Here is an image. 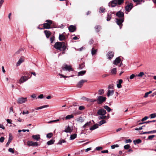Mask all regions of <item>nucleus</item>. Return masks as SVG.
<instances>
[{
	"mask_svg": "<svg viewBox=\"0 0 156 156\" xmlns=\"http://www.w3.org/2000/svg\"><path fill=\"white\" fill-rule=\"evenodd\" d=\"M73 117H74V116H73V115L72 114H71V115H67L65 117V119L66 120H69V119H71L73 118Z\"/></svg>",
	"mask_w": 156,
	"mask_h": 156,
	"instance_id": "nucleus-31",
	"label": "nucleus"
},
{
	"mask_svg": "<svg viewBox=\"0 0 156 156\" xmlns=\"http://www.w3.org/2000/svg\"><path fill=\"white\" fill-rule=\"evenodd\" d=\"M106 121L104 120H102L101 121L99 122V126H101V125L105 123Z\"/></svg>",
	"mask_w": 156,
	"mask_h": 156,
	"instance_id": "nucleus-47",
	"label": "nucleus"
},
{
	"mask_svg": "<svg viewBox=\"0 0 156 156\" xmlns=\"http://www.w3.org/2000/svg\"><path fill=\"white\" fill-rule=\"evenodd\" d=\"M121 62V59L120 57L117 58L114 61L113 64L114 65H117L120 63Z\"/></svg>",
	"mask_w": 156,
	"mask_h": 156,
	"instance_id": "nucleus-13",
	"label": "nucleus"
},
{
	"mask_svg": "<svg viewBox=\"0 0 156 156\" xmlns=\"http://www.w3.org/2000/svg\"><path fill=\"white\" fill-rule=\"evenodd\" d=\"M151 93L152 91H150L149 92L145 93L144 97L145 98H147L148 96V94H151Z\"/></svg>",
	"mask_w": 156,
	"mask_h": 156,
	"instance_id": "nucleus-46",
	"label": "nucleus"
},
{
	"mask_svg": "<svg viewBox=\"0 0 156 156\" xmlns=\"http://www.w3.org/2000/svg\"><path fill=\"white\" fill-rule=\"evenodd\" d=\"M27 98H20L18 99L17 102L18 104H22L26 102L27 101Z\"/></svg>",
	"mask_w": 156,
	"mask_h": 156,
	"instance_id": "nucleus-8",
	"label": "nucleus"
},
{
	"mask_svg": "<svg viewBox=\"0 0 156 156\" xmlns=\"http://www.w3.org/2000/svg\"><path fill=\"white\" fill-rule=\"evenodd\" d=\"M85 109V107L83 106H80L79 107V110L82 111L83 110Z\"/></svg>",
	"mask_w": 156,
	"mask_h": 156,
	"instance_id": "nucleus-55",
	"label": "nucleus"
},
{
	"mask_svg": "<svg viewBox=\"0 0 156 156\" xmlns=\"http://www.w3.org/2000/svg\"><path fill=\"white\" fill-rule=\"evenodd\" d=\"M112 18V14H108V13L107 14V21H109Z\"/></svg>",
	"mask_w": 156,
	"mask_h": 156,
	"instance_id": "nucleus-40",
	"label": "nucleus"
},
{
	"mask_svg": "<svg viewBox=\"0 0 156 156\" xmlns=\"http://www.w3.org/2000/svg\"><path fill=\"white\" fill-rule=\"evenodd\" d=\"M82 99L84 100H86L87 101L92 103L96 101L95 99L86 98L84 97H83Z\"/></svg>",
	"mask_w": 156,
	"mask_h": 156,
	"instance_id": "nucleus-19",
	"label": "nucleus"
},
{
	"mask_svg": "<svg viewBox=\"0 0 156 156\" xmlns=\"http://www.w3.org/2000/svg\"><path fill=\"white\" fill-rule=\"evenodd\" d=\"M122 82V79H120L119 80L118 83L117 84V86L119 88L122 87L121 84Z\"/></svg>",
	"mask_w": 156,
	"mask_h": 156,
	"instance_id": "nucleus-27",
	"label": "nucleus"
},
{
	"mask_svg": "<svg viewBox=\"0 0 156 156\" xmlns=\"http://www.w3.org/2000/svg\"><path fill=\"white\" fill-rule=\"evenodd\" d=\"M135 76V75L134 74H132L129 77V78L130 79H133Z\"/></svg>",
	"mask_w": 156,
	"mask_h": 156,
	"instance_id": "nucleus-64",
	"label": "nucleus"
},
{
	"mask_svg": "<svg viewBox=\"0 0 156 156\" xmlns=\"http://www.w3.org/2000/svg\"><path fill=\"white\" fill-rule=\"evenodd\" d=\"M143 127H144V126H142V127H140L139 128H136V129H135L136 130H141L143 129Z\"/></svg>",
	"mask_w": 156,
	"mask_h": 156,
	"instance_id": "nucleus-61",
	"label": "nucleus"
},
{
	"mask_svg": "<svg viewBox=\"0 0 156 156\" xmlns=\"http://www.w3.org/2000/svg\"><path fill=\"white\" fill-rule=\"evenodd\" d=\"M114 56V53L113 52L110 51L108 53L107 57L108 59H111Z\"/></svg>",
	"mask_w": 156,
	"mask_h": 156,
	"instance_id": "nucleus-20",
	"label": "nucleus"
},
{
	"mask_svg": "<svg viewBox=\"0 0 156 156\" xmlns=\"http://www.w3.org/2000/svg\"><path fill=\"white\" fill-rule=\"evenodd\" d=\"M144 73L143 72H140L139 73L138 75H136L137 76L139 77H142L144 75Z\"/></svg>",
	"mask_w": 156,
	"mask_h": 156,
	"instance_id": "nucleus-43",
	"label": "nucleus"
},
{
	"mask_svg": "<svg viewBox=\"0 0 156 156\" xmlns=\"http://www.w3.org/2000/svg\"><path fill=\"white\" fill-rule=\"evenodd\" d=\"M48 107V105H43V106H41V107H40L39 108V109H42V108H47V107Z\"/></svg>",
	"mask_w": 156,
	"mask_h": 156,
	"instance_id": "nucleus-54",
	"label": "nucleus"
},
{
	"mask_svg": "<svg viewBox=\"0 0 156 156\" xmlns=\"http://www.w3.org/2000/svg\"><path fill=\"white\" fill-rule=\"evenodd\" d=\"M104 109H106L108 112H110L111 111V109L107 105H105L104 106Z\"/></svg>",
	"mask_w": 156,
	"mask_h": 156,
	"instance_id": "nucleus-37",
	"label": "nucleus"
},
{
	"mask_svg": "<svg viewBox=\"0 0 156 156\" xmlns=\"http://www.w3.org/2000/svg\"><path fill=\"white\" fill-rule=\"evenodd\" d=\"M116 15L120 18L119 19H116V22L119 25L120 29H121L122 25V23L124 21V18H123L122 17H124V13L122 12L119 11L116 13Z\"/></svg>",
	"mask_w": 156,
	"mask_h": 156,
	"instance_id": "nucleus-1",
	"label": "nucleus"
},
{
	"mask_svg": "<svg viewBox=\"0 0 156 156\" xmlns=\"http://www.w3.org/2000/svg\"><path fill=\"white\" fill-rule=\"evenodd\" d=\"M17 121H18L19 122H21L23 121V120L19 118L18 119H16Z\"/></svg>",
	"mask_w": 156,
	"mask_h": 156,
	"instance_id": "nucleus-63",
	"label": "nucleus"
},
{
	"mask_svg": "<svg viewBox=\"0 0 156 156\" xmlns=\"http://www.w3.org/2000/svg\"><path fill=\"white\" fill-rule=\"evenodd\" d=\"M97 113L99 115H103L106 114V112L104 108H101L98 110Z\"/></svg>",
	"mask_w": 156,
	"mask_h": 156,
	"instance_id": "nucleus-9",
	"label": "nucleus"
},
{
	"mask_svg": "<svg viewBox=\"0 0 156 156\" xmlns=\"http://www.w3.org/2000/svg\"><path fill=\"white\" fill-rule=\"evenodd\" d=\"M32 137L34 140L37 141H38L40 139V135L39 134L33 135L32 136Z\"/></svg>",
	"mask_w": 156,
	"mask_h": 156,
	"instance_id": "nucleus-18",
	"label": "nucleus"
},
{
	"mask_svg": "<svg viewBox=\"0 0 156 156\" xmlns=\"http://www.w3.org/2000/svg\"><path fill=\"white\" fill-rule=\"evenodd\" d=\"M24 57H21L17 62L16 64V66H19L24 61Z\"/></svg>",
	"mask_w": 156,
	"mask_h": 156,
	"instance_id": "nucleus-15",
	"label": "nucleus"
},
{
	"mask_svg": "<svg viewBox=\"0 0 156 156\" xmlns=\"http://www.w3.org/2000/svg\"><path fill=\"white\" fill-rule=\"evenodd\" d=\"M98 126L99 125L98 124H95L92 126L90 128V130H94L98 128Z\"/></svg>",
	"mask_w": 156,
	"mask_h": 156,
	"instance_id": "nucleus-25",
	"label": "nucleus"
},
{
	"mask_svg": "<svg viewBox=\"0 0 156 156\" xmlns=\"http://www.w3.org/2000/svg\"><path fill=\"white\" fill-rule=\"evenodd\" d=\"M28 78L26 76H22L18 81V83L20 84L23 83L27 81Z\"/></svg>",
	"mask_w": 156,
	"mask_h": 156,
	"instance_id": "nucleus-7",
	"label": "nucleus"
},
{
	"mask_svg": "<svg viewBox=\"0 0 156 156\" xmlns=\"http://www.w3.org/2000/svg\"><path fill=\"white\" fill-rule=\"evenodd\" d=\"M73 129L72 128H71L69 126H68L67 128L65 129V130H64V131L66 133H71L72 132Z\"/></svg>",
	"mask_w": 156,
	"mask_h": 156,
	"instance_id": "nucleus-17",
	"label": "nucleus"
},
{
	"mask_svg": "<svg viewBox=\"0 0 156 156\" xmlns=\"http://www.w3.org/2000/svg\"><path fill=\"white\" fill-rule=\"evenodd\" d=\"M155 137V136L154 135H152L151 136H149L148 137V139L150 140H151L152 139Z\"/></svg>",
	"mask_w": 156,
	"mask_h": 156,
	"instance_id": "nucleus-52",
	"label": "nucleus"
},
{
	"mask_svg": "<svg viewBox=\"0 0 156 156\" xmlns=\"http://www.w3.org/2000/svg\"><path fill=\"white\" fill-rule=\"evenodd\" d=\"M119 147V145L118 144H115L111 146L112 149H114L115 147Z\"/></svg>",
	"mask_w": 156,
	"mask_h": 156,
	"instance_id": "nucleus-49",
	"label": "nucleus"
},
{
	"mask_svg": "<svg viewBox=\"0 0 156 156\" xmlns=\"http://www.w3.org/2000/svg\"><path fill=\"white\" fill-rule=\"evenodd\" d=\"M59 39L60 41H62L65 39V37L63 34H60L59 35Z\"/></svg>",
	"mask_w": 156,
	"mask_h": 156,
	"instance_id": "nucleus-28",
	"label": "nucleus"
},
{
	"mask_svg": "<svg viewBox=\"0 0 156 156\" xmlns=\"http://www.w3.org/2000/svg\"><path fill=\"white\" fill-rule=\"evenodd\" d=\"M106 100V98L101 96H98L97 98L95 99L97 103L99 104H101L105 102Z\"/></svg>",
	"mask_w": 156,
	"mask_h": 156,
	"instance_id": "nucleus-4",
	"label": "nucleus"
},
{
	"mask_svg": "<svg viewBox=\"0 0 156 156\" xmlns=\"http://www.w3.org/2000/svg\"><path fill=\"white\" fill-rule=\"evenodd\" d=\"M148 117L147 116H145L144 118L142 119L141 121L143 122L146 120L147 119H148Z\"/></svg>",
	"mask_w": 156,
	"mask_h": 156,
	"instance_id": "nucleus-62",
	"label": "nucleus"
},
{
	"mask_svg": "<svg viewBox=\"0 0 156 156\" xmlns=\"http://www.w3.org/2000/svg\"><path fill=\"white\" fill-rule=\"evenodd\" d=\"M59 75L61 76V77H60V78H62V77H64V78H67L69 77V76H64L62 74H59Z\"/></svg>",
	"mask_w": 156,
	"mask_h": 156,
	"instance_id": "nucleus-58",
	"label": "nucleus"
},
{
	"mask_svg": "<svg viewBox=\"0 0 156 156\" xmlns=\"http://www.w3.org/2000/svg\"><path fill=\"white\" fill-rule=\"evenodd\" d=\"M4 140L5 138L4 137H1L0 138V142L1 143L3 142L4 141Z\"/></svg>",
	"mask_w": 156,
	"mask_h": 156,
	"instance_id": "nucleus-59",
	"label": "nucleus"
},
{
	"mask_svg": "<svg viewBox=\"0 0 156 156\" xmlns=\"http://www.w3.org/2000/svg\"><path fill=\"white\" fill-rule=\"evenodd\" d=\"M68 29L70 32H73L76 30V28L75 26L71 25L69 26Z\"/></svg>",
	"mask_w": 156,
	"mask_h": 156,
	"instance_id": "nucleus-16",
	"label": "nucleus"
},
{
	"mask_svg": "<svg viewBox=\"0 0 156 156\" xmlns=\"http://www.w3.org/2000/svg\"><path fill=\"white\" fill-rule=\"evenodd\" d=\"M97 50L95 49L94 48H92L91 50V54L92 55H94L97 52Z\"/></svg>",
	"mask_w": 156,
	"mask_h": 156,
	"instance_id": "nucleus-41",
	"label": "nucleus"
},
{
	"mask_svg": "<svg viewBox=\"0 0 156 156\" xmlns=\"http://www.w3.org/2000/svg\"><path fill=\"white\" fill-rule=\"evenodd\" d=\"M44 32L46 35V37L48 38L49 37L51 34V32L48 30H45L44 31Z\"/></svg>",
	"mask_w": 156,
	"mask_h": 156,
	"instance_id": "nucleus-24",
	"label": "nucleus"
},
{
	"mask_svg": "<svg viewBox=\"0 0 156 156\" xmlns=\"http://www.w3.org/2000/svg\"><path fill=\"white\" fill-rule=\"evenodd\" d=\"M142 133H141V134H150V133H156V130H154L152 131H151L148 132H142Z\"/></svg>",
	"mask_w": 156,
	"mask_h": 156,
	"instance_id": "nucleus-23",
	"label": "nucleus"
},
{
	"mask_svg": "<svg viewBox=\"0 0 156 156\" xmlns=\"http://www.w3.org/2000/svg\"><path fill=\"white\" fill-rule=\"evenodd\" d=\"M84 66V63H83L79 65V69H82Z\"/></svg>",
	"mask_w": 156,
	"mask_h": 156,
	"instance_id": "nucleus-48",
	"label": "nucleus"
},
{
	"mask_svg": "<svg viewBox=\"0 0 156 156\" xmlns=\"http://www.w3.org/2000/svg\"><path fill=\"white\" fill-rule=\"evenodd\" d=\"M27 146L29 147L37 146H38V144L37 142H34L30 140H28L27 142Z\"/></svg>",
	"mask_w": 156,
	"mask_h": 156,
	"instance_id": "nucleus-5",
	"label": "nucleus"
},
{
	"mask_svg": "<svg viewBox=\"0 0 156 156\" xmlns=\"http://www.w3.org/2000/svg\"><path fill=\"white\" fill-rule=\"evenodd\" d=\"M76 137V134H74L70 135V140H74Z\"/></svg>",
	"mask_w": 156,
	"mask_h": 156,
	"instance_id": "nucleus-36",
	"label": "nucleus"
},
{
	"mask_svg": "<svg viewBox=\"0 0 156 156\" xmlns=\"http://www.w3.org/2000/svg\"><path fill=\"white\" fill-rule=\"evenodd\" d=\"M62 69L64 70H66L69 72L73 70L70 66H68L67 64H65L62 66Z\"/></svg>",
	"mask_w": 156,
	"mask_h": 156,
	"instance_id": "nucleus-6",
	"label": "nucleus"
},
{
	"mask_svg": "<svg viewBox=\"0 0 156 156\" xmlns=\"http://www.w3.org/2000/svg\"><path fill=\"white\" fill-rule=\"evenodd\" d=\"M124 147L125 149L127 150L130 148V147L129 145L127 144L125 145Z\"/></svg>",
	"mask_w": 156,
	"mask_h": 156,
	"instance_id": "nucleus-50",
	"label": "nucleus"
},
{
	"mask_svg": "<svg viewBox=\"0 0 156 156\" xmlns=\"http://www.w3.org/2000/svg\"><path fill=\"white\" fill-rule=\"evenodd\" d=\"M133 6V5L132 3H129L127 4V5L125 7L126 10L128 11L129 12L132 8Z\"/></svg>",
	"mask_w": 156,
	"mask_h": 156,
	"instance_id": "nucleus-11",
	"label": "nucleus"
},
{
	"mask_svg": "<svg viewBox=\"0 0 156 156\" xmlns=\"http://www.w3.org/2000/svg\"><path fill=\"white\" fill-rule=\"evenodd\" d=\"M116 68L112 69L111 70V72L112 74H115L116 73Z\"/></svg>",
	"mask_w": 156,
	"mask_h": 156,
	"instance_id": "nucleus-35",
	"label": "nucleus"
},
{
	"mask_svg": "<svg viewBox=\"0 0 156 156\" xmlns=\"http://www.w3.org/2000/svg\"><path fill=\"white\" fill-rule=\"evenodd\" d=\"M102 149V147H98L96 148L95 150H97V151H99L101 150Z\"/></svg>",
	"mask_w": 156,
	"mask_h": 156,
	"instance_id": "nucleus-57",
	"label": "nucleus"
},
{
	"mask_svg": "<svg viewBox=\"0 0 156 156\" xmlns=\"http://www.w3.org/2000/svg\"><path fill=\"white\" fill-rule=\"evenodd\" d=\"M55 142V140H50L48 141L47 143V144L48 145H50L53 144Z\"/></svg>",
	"mask_w": 156,
	"mask_h": 156,
	"instance_id": "nucleus-30",
	"label": "nucleus"
},
{
	"mask_svg": "<svg viewBox=\"0 0 156 156\" xmlns=\"http://www.w3.org/2000/svg\"><path fill=\"white\" fill-rule=\"evenodd\" d=\"M87 81L86 80H81L77 84V87H81L83 86L84 82H87Z\"/></svg>",
	"mask_w": 156,
	"mask_h": 156,
	"instance_id": "nucleus-14",
	"label": "nucleus"
},
{
	"mask_svg": "<svg viewBox=\"0 0 156 156\" xmlns=\"http://www.w3.org/2000/svg\"><path fill=\"white\" fill-rule=\"evenodd\" d=\"M45 22L46 23L43 24L44 28H40L39 27H38V28L41 30L44 29H50L51 28V26L52 23V21L50 20H46Z\"/></svg>",
	"mask_w": 156,
	"mask_h": 156,
	"instance_id": "nucleus-3",
	"label": "nucleus"
},
{
	"mask_svg": "<svg viewBox=\"0 0 156 156\" xmlns=\"http://www.w3.org/2000/svg\"><path fill=\"white\" fill-rule=\"evenodd\" d=\"M95 29L96 30V31L98 32L100 31V30L101 29V27L99 25L96 26L95 27Z\"/></svg>",
	"mask_w": 156,
	"mask_h": 156,
	"instance_id": "nucleus-38",
	"label": "nucleus"
},
{
	"mask_svg": "<svg viewBox=\"0 0 156 156\" xmlns=\"http://www.w3.org/2000/svg\"><path fill=\"white\" fill-rule=\"evenodd\" d=\"M29 113V112L27 110L26 111H23L22 112V114L23 115H24L25 114H28Z\"/></svg>",
	"mask_w": 156,
	"mask_h": 156,
	"instance_id": "nucleus-56",
	"label": "nucleus"
},
{
	"mask_svg": "<svg viewBox=\"0 0 156 156\" xmlns=\"http://www.w3.org/2000/svg\"><path fill=\"white\" fill-rule=\"evenodd\" d=\"M53 136V133H49L47 134L46 137L48 138H50L51 137Z\"/></svg>",
	"mask_w": 156,
	"mask_h": 156,
	"instance_id": "nucleus-45",
	"label": "nucleus"
},
{
	"mask_svg": "<svg viewBox=\"0 0 156 156\" xmlns=\"http://www.w3.org/2000/svg\"><path fill=\"white\" fill-rule=\"evenodd\" d=\"M67 44L65 43L62 42H61V49H60V51H64L67 48ZM63 53H64V52H62Z\"/></svg>",
	"mask_w": 156,
	"mask_h": 156,
	"instance_id": "nucleus-10",
	"label": "nucleus"
},
{
	"mask_svg": "<svg viewBox=\"0 0 156 156\" xmlns=\"http://www.w3.org/2000/svg\"><path fill=\"white\" fill-rule=\"evenodd\" d=\"M65 142H66V141H65V140L61 139L59 141L57 144L61 145L62 143H64Z\"/></svg>",
	"mask_w": 156,
	"mask_h": 156,
	"instance_id": "nucleus-42",
	"label": "nucleus"
},
{
	"mask_svg": "<svg viewBox=\"0 0 156 156\" xmlns=\"http://www.w3.org/2000/svg\"><path fill=\"white\" fill-rule=\"evenodd\" d=\"M114 93V91L113 90H108L107 94V96L109 97L111 96H112Z\"/></svg>",
	"mask_w": 156,
	"mask_h": 156,
	"instance_id": "nucleus-22",
	"label": "nucleus"
},
{
	"mask_svg": "<svg viewBox=\"0 0 156 156\" xmlns=\"http://www.w3.org/2000/svg\"><path fill=\"white\" fill-rule=\"evenodd\" d=\"M91 124H92L91 122H87L83 126L82 128V129H84L86 128H87L88 126H90L91 125Z\"/></svg>",
	"mask_w": 156,
	"mask_h": 156,
	"instance_id": "nucleus-21",
	"label": "nucleus"
},
{
	"mask_svg": "<svg viewBox=\"0 0 156 156\" xmlns=\"http://www.w3.org/2000/svg\"><path fill=\"white\" fill-rule=\"evenodd\" d=\"M105 9L103 7H100V10L99 12L100 13L104 12H105Z\"/></svg>",
	"mask_w": 156,
	"mask_h": 156,
	"instance_id": "nucleus-44",
	"label": "nucleus"
},
{
	"mask_svg": "<svg viewBox=\"0 0 156 156\" xmlns=\"http://www.w3.org/2000/svg\"><path fill=\"white\" fill-rule=\"evenodd\" d=\"M141 140L140 139H138L133 141V143L134 144H138L141 142Z\"/></svg>",
	"mask_w": 156,
	"mask_h": 156,
	"instance_id": "nucleus-34",
	"label": "nucleus"
},
{
	"mask_svg": "<svg viewBox=\"0 0 156 156\" xmlns=\"http://www.w3.org/2000/svg\"><path fill=\"white\" fill-rule=\"evenodd\" d=\"M134 2H136L137 4H141V2H144V0H133Z\"/></svg>",
	"mask_w": 156,
	"mask_h": 156,
	"instance_id": "nucleus-33",
	"label": "nucleus"
},
{
	"mask_svg": "<svg viewBox=\"0 0 156 156\" xmlns=\"http://www.w3.org/2000/svg\"><path fill=\"white\" fill-rule=\"evenodd\" d=\"M12 139V136L10 134H9V140H8L7 143L6 144V146H8L9 145V144H10V143L11 142Z\"/></svg>",
	"mask_w": 156,
	"mask_h": 156,
	"instance_id": "nucleus-26",
	"label": "nucleus"
},
{
	"mask_svg": "<svg viewBox=\"0 0 156 156\" xmlns=\"http://www.w3.org/2000/svg\"><path fill=\"white\" fill-rule=\"evenodd\" d=\"M61 42H57L54 45V47L56 49L59 50H60L61 49Z\"/></svg>",
	"mask_w": 156,
	"mask_h": 156,
	"instance_id": "nucleus-12",
	"label": "nucleus"
},
{
	"mask_svg": "<svg viewBox=\"0 0 156 156\" xmlns=\"http://www.w3.org/2000/svg\"><path fill=\"white\" fill-rule=\"evenodd\" d=\"M123 0H114L112 1L109 3V6L111 7H114L117 4L120 5L123 3Z\"/></svg>",
	"mask_w": 156,
	"mask_h": 156,
	"instance_id": "nucleus-2",
	"label": "nucleus"
},
{
	"mask_svg": "<svg viewBox=\"0 0 156 156\" xmlns=\"http://www.w3.org/2000/svg\"><path fill=\"white\" fill-rule=\"evenodd\" d=\"M55 40V37H51L50 38V41L51 43H53V42Z\"/></svg>",
	"mask_w": 156,
	"mask_h": 156,
	"instance_id": "nucleus-60",
	"label": "nucleus"
},
{
	"mask_svg": "<svg viewBox=\"0 0 156 156\" xmlns=\"http://www.w3.org/2000/svg\"><path fill=\"white\" fill-rule=\"evenodd\" d=\"M151 118L152 119L156 117V113H153L150 115Z\"/></svg>",
	"mask_w": 156,
	"mask_h": 156,
	"instance_id": "nucleus-51",
	"label": "nucleus"
},
{
	"mask_svg": "<svg viewBox=\"0 0 156 156\" xmlns=\"http://www.w3.org/2000/svg\"><path fill=\"white\" fill-rule=\"evenodd\" d=\"M86 73V71L85 70L81 71L79 72H78V76H82L84 75Z\"/></svg>",
	"mask_w": 156,
	"mask_h": 156,
	"instance_id": "nucleus-29",
	"label": "nucleus"
},
{
	"mask_svg": "<svg viewBox=\"0 0 156 156\" xmlns=\"http://www.w3.org/2000/svg\"><path fill=\"white\" fill-rule=\"evenodd\" d=\"M99 115L100 116L98 117V118L99 120L101 119H105L106 118V116L105 115Z\"/></svg>",
	"mask_w": 156,
	"mask_h": 156,
	"instance_id": "nucleus-39",
	"label": "nucleus"
},
{
	"mask_svg": "<svg viewBox=\"0 0 156 156\" xmlns=\"http://www.w3.org/2000/svg\"><path fill=\"white\" fill-rule=\"evenodd\" d=\"M104 93V90L103 89H100L98 91V94L99 95H102Z\"/></svg>",
	"mask_w": 156,
	"mask_h": 156,
	"instance_id": "nucleus-32",
	"label": "nucleus"
},
{
	"mask_svg": "<svg viewBox=\"0 0 156 156\" xmlns=\"http://www.w3.org/2000/svg\"><path fill=\"white\" fill-rule=\"evenodd\" d=\"M8 151L9 152H10L13 154L14 153V149L13 148H9V149Z\"/></svg>",
	"mask_w": 156,
	"mask_h": 156,
	"instance_id": "nucleus-53",
	"label": "nucleus"
}]
</instances>
